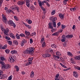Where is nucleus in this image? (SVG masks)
I'll use <instances>...</instances> for the list:
<instances>
[{
	"mask_svg": "<svg viewBox=\"0 0 80 80\" xmlns=\"http://www.w3.org/2000/svg\"><path fill=\"white\" fill-rule=\"evenodd\" d=\"M0 64L1 65V68L2 70L3 71H5V69H9L10 68V65L9 64H6L3 62V61H0Z\"/></svg>",
	"mask_w": 80,
	"mask_h": 80,
	"instance_id": "1",
	"label": "nucleus"
},
{
	"mask_svg": "<svg viewBox=\"0 0 80 80\" xmlns=\"http://www.w3.org/2000/svg\"><path fill=\"white\" fill-rule=\"evenodd\" d=\"M10 9H11L12 10H17L18 12H20V8L18 6L16 5H14V6L10 8Z\"/></svg>",
	"mask_w": 80,
	"mask_h": 80,
	"instance_id": "2",
	"label": "nucleus"
},
{
	"mask_svg": "<svg viewBox=\"0 0 80 80\" xmlns=\"http://www.w3.org/2000/svg\"><path fill=\"white\" fill-rule=\"evenodd\" d=\"M8 23L11 26H13V27L15 28L16 27V25L13 22L12 20H9L8 22Z\"/></svg>",
	"mask_w": 80,
	"mask_h": 80,
	"instance_id": "3",
	"label": "nucleus"
},
{
	"mask_svg": "<svg viewBox=\"0 0 80 80\" xmlns=\"http://www.w3.org/2000/svg\"><path fill=\"white\" fill-rule=\"evenodd\" d=\"M28 51L29 52L30 55H33V53L34 52V51L35 50V48L32 47L28 48Z\"/></svg>",
	"mask_w": 80,
	"mask_h": 80,
	"instance_id": "4",
	"label": "nucleus"
},
{
	"mask_svg": "<svg viewBox=\"0 0 80 80\" xmlns=\"http://www.w3.org/2000/svg\"><path fill=\"white\" fill-rule=\"evenodd\" d=\"M2 20L5 24H7V18L5 16V15L2 14Z\"/></svg>",
	"mask_w": 80,
	"mask_h": 80,
	"instance_id": "5",
	"label": "nucleus"
},
{
	"mask_svg": "<svg viewBox=\"0 0 80 80\" xmlns=\"http://www.w3.org/2000/svg\"><path fill=\"white\" fill-rule=\"evenodd\" d=\"M16 60L15 58H13V57H11L10 58H8V60L9 62L11 63H12V62H14V61H15Z\"/></svg>",
	"mask_w": 80,
	"mask_h": 80,
	"instance_id": "6",
	"label": "nucleus"
},
{
	"mask_svg": "<svg viewBox=\"0 0 80 80\" xmlns=\"http://www.w3.org/2000/svg\"><path fill=\"white\" fill-rule=\"evenodd\" d=\"M50 20L52 21V22H55V21L57 20V17L53 18V17H52L50 18Z\"/></svg>",
	"mask_w": 80,
	"mask_h": 80,
	"instance_id": "7",
	"label": "nucleus"
},
{
	"mask_svg": "<svg viewBox=\"0 0 80 80\" xmlns=\"http://www.w3.org/2000/svg\"><path fill=\"white\" fill-rule=\"evenodd\" d=\"M9 32V29L7 28L6 29H4V33L5 35H8V33Z\"/></svg>",
	"mask_w": 80,
	"mask_h": 80,
	"instance_id": "8",
	"label": "nucleus"
},
{
	"mask_svg": "<svg viewBox=\"0 0 80 80\" xmlns=\"http://www.w3.org/2000/svg\"><path fill=\"white\" fill-rule=\"evenodd\" d=\"M25 43H26V41L24 39H23L20 43V45L21 47H23V45H24V44H25Z\"/></svg>",
	"mask_w": 80,
	"mask_h": 80,
	"instance_id": "9",
	"label": "nucleus"
},
{
	"mask_svg": "<svg viewBox=\"0 0 80 80\" xmlns=\"http://www.w3.org/2000/svg\"><path fill=\"white\" fill-rule=\"evenodd\" d=\"M51 56V54L48 53L42 55V57L44 58H47V57H49Z\"/></svg>",
	"mask_w": 80,
	"mask_h": 80,
	"instance_id": "10",
	"label": "nucleus"
},
{
	"mask_svg": "<svg viewBox=\"0 0 80 80\" xmlns=\"http://www.w3.org/2000/svg\"><path fill=\"white\" fill-rule=\"evenodd\" d=\"M60 74L58 73L57 74L55 78V80H60Z\"/></svg>",
	"mask_w": 80,
	"mask_h": 80,
	"instance_id": "11",
	"label": "nucleus"
},
{
	"mask_svg": "<svg viewBox=\"0 0 80 80\" xmlns=\"http://www.w3.org/2000/svg\"><path fill=\"white\" fill-rule=\"evenodd\" d=\"M61 41L62 42H65V39L66 38H65V35H63L61 37Z\"/></svg>",
	"mask_w": 80,
	"mask_h": 80,
	"instance_id": "12",
	"label": "nucleus"
},
{
	"mask_svg": "<svg viewBox=\"0 0 80 80\" xmlns=\"http://www.w3.org/2000/svg\"><path fill=\"white\" fill-rule=\"evenodd\" d=\"M38 3L39 4V7H40L42 8V6H43V5H44L42 2L40 0H38Z\"/></svg>",
	"mask_w": 80,
	"mask_h": 80,
	"instance_id": "13",
	"label": "nucleus"
},
{
	"mask_svg": "<svg viewBox=\"0 0 80 80\" xmlns=\"http://www.w3.org/2000/svg\"><path fill=\"white\" fill-rule=\"evenodd\" d=\"M25 3V2L23 1H19L18 2V4L19 5H22Z\"/></svg>",
	"mask_w": 80,
	"mask_h": 80,
	"instance_id": "14",
	"label": "nucleus"
},
{
	"mask_svg": "<svg viewBox=\"0 0 80 80\" xmlns=\"http://www.w3.org/2000/svg\"><path fill=\"white\" fill-rule=\"evenodd\" d=\"M73 75L76 78H78V75L77 72L75 71H73Z\"/></svg>",
	"mask_w": 80,
	"mask_h": 80,
	"instance_id": "15",
	"label": "nucleus"
},
{
	"mask_svg": "<svg viewBox=\"0 0 80 80\" xmlns=\"http://www.w3.org/2000/svg\"><path fill=\"white\" fill-rule=\"evenodd\" d=\"M77 7H74L73 8H70V10L71 11V12H76L77 11Z\"/></svg>",
	"mask_w": 80,
	"mask_h": 80,
	"instance_id": "16",
	"label": "nucleus"
},
{
	"mask_svg": "<svg viewBox=\"0 0 80 80\" xmlns=\"http://www.w3.org/2000/svg\"><path fill=\"white\" fill-rule=\"evenodd\" d=\"M64 14H63L62 13H60L59 14L58 16L59 18H61L62 19V18H64Z\"/></svg>",
	"mask_w": 80,
	"mask_h": 80,
	"instance_id": "17",
	"label": "nucleus"
},
{
	"mask_svg": "<svg viewBox=\"0 0 80 80\" xmlns=\"http://www.w3.org/2000/svg\"><path fill=\"white\" fill-rule=\"evenodd\" d=\"M29 0H26V5L28 7H29L30 6V4L29 2Z\"/></svg>",
	"mask_w": 80,
	"mask_h": 80,
	"instance_id": "18",
	"label": "nucleus"
},
{
	"mask_svg": "<svg viewBox=\"0 0 80 80\" xmlns=\"http://www.w3.org/2000/svg\"><path fill=\"white\" fill-rule=\"evenodd\" d=\"M25 34L28 36V37H29V35H30V32L29 31H25Z\"/></svg>",
	"mask_w": 80,
	"mask_h": 80,
	"instance_id": "19",
	"label": "nucleus"
},
{
	"mask_svg": "<svg viewBox=\"0 0 80 80\" xmlns=\"http://www.w3.org/2000/svg\"><path fill=\"white\" fill-rule=\"evenodd\" d=\"M24 25H25L26 27H27V28H28V29H31V28L32 27L28 25V24H27L26 23H24Z\"/></svg>",
	"mask_w": 80,
	"mask_h": 80,
	"instance_id": "20",
	"label": "nucleus"
},
{
	"mask_svg": "<svg viewBox=\"0 0 80 80\" xmlns=\"http://www.w3.org/2000/svg\"><path fill=\"white\" fill-rule=\"evenodd\" d=\"M49 28L52 29L53 28V26H52V23L51 22H49L48 23Z\"/></svg>",
	"mask_w": 80,
	"mask_h": 80,
	"instance_id": "21",
	"label": "nucleus"
},
{
	"mask_svg": "<svg viewBox=\"0 0 80 80\" xmlns=\"http://www.w3.org/2000/svg\"><path fill=\"white\" fill-rule=\"evenodd\" d=\"M9 35L10 37L14 39L15 38V36L12 33H10Z\"/></svg>",
	"mask_w": 80,
	"mask_h": 80,
	"instance_id": "22",
	"label": "nucleus"
},
{
	"mask_svg": "<svg viewBox=\"0 0 80 80\" xmlns=\"http://www.w3.org/2000/svg\"><path fill=\"white\" fill-rule=\"evenodd\" d=\"M20 36L17 33L16 34V38L17 39H18V40H20Z\"/></svg>",
	"mask_w": 80,
	"mask_h": 80,
	"instance_id": "23",
	"label": "nucleus"
},
{
	"mask_svg": "<svg viewBox=\"0 0 80 80\" xmlns=\"http://www.w3.org/2000/svg\"><path fill=\"white\" fill-rule=\"evenodd\" d=\"M59 35V32H58L54 33L52 34V36H58Z\"/></svg>",
	"mask_w": 80,
	"mask_h": 80,
	"instance_id": "24",
	"label": "nucleus"
},
{
	"mask_svg": "<svg viewBox=\"0 0 80 80\" xmlns=\"http://www.w3.org/2000/svg\"><path fill=\"white\" fill-rule=\"evenodd\" d=\"M14 68H15V69H16V72H18V71H19V68L18 66L16 65L15 66H14Z\"/></svg>",
	"mask_w": 80,
	"mask_h": 80,
	"instance_id": "25",
	"label": "nucleus"
},
{
	"mask_svg": "<svg viewBox=\"0 0 80 80\" xmlns=\"http://www.w3.org/2000/svg\"><path fill=\"white\" fill-rule=\"evenodd\" d=\"M32 60H33V58H29L28 59V62H30V63H32Z\"/></svg>",
	"mask_w": 80,
	"mask_h": 80,
	"instance_id": "26",
	"label": "nucleus"
},
{
	"mask_svg": "<svg viewBox=\"0 0 80 80\" xmlns=\"http://www.w3.org/2000/svg\"><path fill=\"white\" fill-rule=\"evenodd\" d=\"M74 59L77 60H80V57L79 56H76L74 57Z\"/></svg>",
	"mask_w": 80,
	"mask_h": 80,
	"instance_id": "27",
	"label": "nucleus"
},
{
	"mask_svg": "<svg viewBox=\"0 0 80 80\" xmlns=\"http://www.w3.org/2000/svg\"><path fill=\"white\" fill-rule=\"evenodd\" d=\"M47 51L48 53H53V50L51 48L48 49Z\"/></svg>",
	"mask_w": 80,
	"mask_h": 80,
	"instance_id": "28",
	"label": "nucleus"
},
{
	"mask_svg": "<svg viewBox=\"0 0 80 80\" xmlns=\"http://www.w3.org/2000/svg\"><path fill=\"white\" fill-rule=\"evenodd\" d=\"M11 53L13 55V54H15L17 53V51L16 50H13L11 52Z\"/></svg>",
	"mask_w": 80,
	"mask_h": 80,
	"instance_id": "29",
	"label": "nucleus"
},
{
	"mask_svg": "<svg viewBox=\"0 0 80 80\" xmlns=\"http://www.w3.org/2000/svg\"><path fill=\"white\" fill-rule=\"evenodd\" d=\"M51 47L52 48H56L57 47V46L55 44H53L51 45Z\"/></svg>",
	"mask_w": 80,
	"mask_h": 80,
	"instance_id": "30",
	"label": "nucleus"
},
{
	"mask_svg": "<svg viewBox=\"0 0 80 80\" xmlns=\"http://www.w3.org/2000/svg\"><path fill=\"white\" fill-rule=\"evenodd\" d=\"M5 78V76L3 74H1L0 75V79H3L4 78Z\"/></svg>",
	"mask_w": 80,
	"mask_h": 80,
	"instance_id": "31",
	"label": "nucleus"
},
{
	"mask_svg": "<svg viewBox=\"0 0 80 80\" xmlns=\"http://www.w3.org/2000/svg\"><path fill=\"white\" fill-rule=\"evenodd\" d=\"M73 37V35H67L66 37V38H72Z\"/></svg>",
	"mask_w": 80,
	"mask_h": 80,
	"instance_id": "32",
	"label": "nucleus"
},
{
	"mask_svg": "<svg viewBox=\"0 0 80 80\" xmlns=\"http://www.w3.org/2000/svg\"><path fill=\"white\" fill-rule=\"evenodd\" d=\"M26 22H27L29 24H31V23H32V21L31 20L27 19L26 20Z\"/></svg>",
	"mask_w": 80,
	"mask_h": 80,
	"instance_id": "33",
	"label": "nucleus"
},
{
	"mask_svg": "<svg viewBox=\"0 0 80 80\" xmlns=\"http://www.w3.org/2000/svg\"><path fill=\"white\" fill-rule=\"evenodd\" d=\"M34 77V72H32L30 74V77H31V78H33Z\"/></svg>",
	"mask_w": 80,
	"mask_h": 80,
	"instance_id": "34",
	"label": "nucleus"
},
{
	"mask_svg": "<svg viewBox=\"0 0 80 80\" xmlns=\"http://www.w3.org/2000/svg\"><path fill=\"white\" fill-rule=\"evenodd\" d=\"M24 53H25V54H28L29 53V51L28 50V49L24 51Z\"/></svg>",
	"mask_w": 80,
	"mask_h": 80,
	"instance_id": "35",
	"label": "nucleus"
},
{
	"mask_svg": "<svg viewBox=\"0 0 80 80\" xmlns=\"http://www.w3.org/2000/svg\"><path fill=\"white\" fill-rule=\"evenodd\" d=\"M45 47H46V43H45V42H44L42 44V47L45 48Z\"/></svg>",
	"mask_w": 80,
	"mask_h": 80,
	"instance_id": "36",
	"label": "nucleus"
},
{
	"mask_svg": "<svg viewBox=\"0 0 80 80\" xmlns=\"http://www.w3.org/2000/svg\"><path fill=\"white\" fill-rule=\"evenodd\" d=\"M31 36H32V37H34L36 36V33L35 32H34L33 33H32L30 34Z\"/></svg>",
	"mask_w": 80,
	"mask_h": 80,
	"instance_id": "37",
	"label": "nucleus"
},
{
	"mask_svg": "<svg viewBox=\"0 0 80 80\" xmlns=\"http://www.w3.org/2000/svg\"><path fill=\"white\" fill-rule=\"evenodd\" d=\"M74 68L75 69L78 70H80V67L79 66H74Z\"/></svg>",
	"mask_w": 80,
	"mask_h": 80,
	"instance_id": "38",
	"label": "nucleus"
},
{
	"mask_svg": "<svg viewBox=\"0 0 80 80\" xmlns=\"http://www.w3.org/2000/svg\"><path fill=\"white\" fill-rule=\"evenodd\" d=\"M7 48V45L5 44L2 47V48L3 50H5V49H6Z\"/></svg>",
	"mask_w": 80,
	"mask_h": 80,
	"instance_id": "39",
	"label": "nucleus"
},
{
	"mask_svg": "<svg viewBox=\"0 0 80 80\" xmlns=\"http://www.w3.org/2000/svg\"><path fill=\"white\" fill-rule=\"evenodd\" d=\"M13 42L14 43H15L16 45H18V42H17V40H14L13 41Z\"/></svg>",
	"mask_w": 80,
	"mask_h": 80,
	"instance_id": "40",
	"label": "nucleus"
},
{
	"mask_svg": "<svg viewBox=\"0 0 80 80\" xmlns=\"http://www.w3.org/2000/svg\"><path fill=\"white\" fill-rule=\"evenodd\" d=\"M45 38H42L41 40V43H42L43 42H45Z\"/></svg>",
	"mask_w": 80,
	"mask_h": 80,
	"instance_id": "41",
	"label": "nucleus"
},
{
	"mask_svg": "<svg viewBox=\"0 0 80 80\" xmlns=\"http://www.w3.org/2000/svg\"><path fill=\"white\" fill-rule=\"evenodd\" d=\"M14 18L16 21H19V19L16 16H14Z\"/></svg>",
	"mask_w": 80,
	"mask_h": 80,
	"instance_id": "42",
	"label": "nucleus"
},
{
	"mask_svg": "<svg viewBox=\"0 0 80 80\" xmlns=\"http://www.w3.org/2000/svg\"><path fill=\"white\" fill-rule=\"evenodd\" d=\"M56 55L60 56V55H61V53H60V52L58 51L56 52Z\"/></svg>",
	"mask_w": 80,
	"mask_h": 80,
	"instance_id": "43",
	"label": "nucleus"
},
{
	"mask_svg": "<svg viewBox=\"0 0 80 80\" xmlns=\"http://www.w3.org/2000/svg\"><path fill=\"white\" fill-rule=\"evenodd\" d=\"M19 35L20 37H25V35L23 33H21L19 34Z\"/></svg>",
	"mask_w": 80,
	"mask_h": 80,
	"instance_id": "44",
	"label": "nucleus"
},
{
	"mask_svg": "<svg viewBox=\"0 0 80 80\" xmlns=\"http://www.w3.org/2000/svg\"><path fill=\"white\" fill-rule=\"evenodd\" d=\"M8 12L9 13H14V12H13V11L12 10L9 9L8 10Z\"/></svg>",
	"mask_w": 80,
	"mask_h": 80,
	"instance_id": "45",
	"label": "nucleus"
},
{
	"mask_svg": "<svg viewBox=\"0 0 80 80\" xmlns=\"http://www.w3.org/2000/svg\"><path fill=\"white\" fill-rule=\"evenodd\" d=\"M53 57L54 58H57V59H58V58H60V57L57 56L56 55H54Z\"/></svg>",
	"mask_w": 80,
	"mask_h": 80,
	"instance_id": "46",
	"label": "nucleus"
},
{
	"mask_svg": "<svg viewBox=\"0 0 80 80\" xmlns=\"http://www.w3.org/2000/svg\"><path fill=\"white\" fill-rule=\"evenodd\" d=\"M68 55H69V56H73V54L72 53L70 52H68Z\"/></svg>",
	"mask_w": 80,
	"mask_h": 80,
	"instance_id": "47",
	"label": "nucleus"
},
{
	"mask_svg": "<svg viewBox=\"0 0 80 80\" xmlns=\"http://www.w3.org/2000/svg\"><path fill=\"white\" fill-rule=\"evenodd\" d=\"M8 43L10 45H12V41H8Z\"/></svg>",
	"mask_w": 80,
	"mask_h": 80,
	"instance_id": "48",
	"label": "nucleus"
},
{
	"mask_svg": "<svg viewBox=\"0 0 80 80\" xmlns=\"http://www.w3.org/2000/svg\"><path fill=\"white\" fill-rule=\"evenodd\" d=\"M5 52L6 53H10V50L7 49L5 50Z\"/></svg>",
	"mask_w": 80,
	"mask_h": 80,
	"instance_id": "49",
	"label": "nucleus"
},
{
	"mask_svg": "<svg viewBox=\"0 0 80 80\" xmlns=\"http://www.w3.org/2000/svg\"><path fill=\"white\" fill-rule=\"evenodd\" d=\"M55 13H56V11H55V10H53L52 11V12H51V14L52 15H54Z\"/></svg>",
	"mask_w": 80,
	"mask_h": 80,
	"instance_id": "50",
	"label": "nucleus"
},
{
	"mask_svg": "<svg viewBox=\"0 0 80 80\" xmlns=\"http://www.w3.org/2000/svg\"><path fill=\"white\" fill-rule=\"evenodd\" d=\"M61 26H62V29H64V28H66V26H65L63 24H62Z\"/></svg>",
	"mask_w": 80,
	"mask_h": 80,
	"instance_id": "51",
	"label": "nucleus"
},
{
	"mask_svg": "<svg viewBox=\"0 0 80 80\" xmlns=\"http://www.w3.org/2000/svg\"><path fill=\"white\" fill-rule=\"evenodd\" d=\"M5 38L8 40H11L10 38L8 37V36H6V37H5Z\"/></svg>",
	"mask_w": 80,
	"mask_h": 80,
	"instance_id": "52",
	"label": "nucleus"
},
{
	"mask_svg": "<svg viewBox=\"0 0 80 80\" xmlns=\"http://www.w3.org/2000/svg\"><path fill=\"white\" fill-rule=\"evenodd\" d=\"M74 60V59H72V58L70 60L71 63H72V64L75 63H74V62H73Z\"/></svg>",
	"mask_w": 80,
	"mask_h": 80,
	"instance_id": "53",
	"label": "nucleus"
},
{
	"mask_svg": "<svg viewBox=\"0 0 80 80\" xmlns=\"http://www.w3.org/2000/svg\"><path fill=\"white\" fill-rule=\"evenodd\" d=\"M0 60H2V61H3L5 60V58H4V57H1V58H0Z\"/></svg>",
	"mask_w": 80,
	"mask_h": 80,
	"instance_id": "54",
	"label": "nucleus"
},
{
	"mask_svg": "<svg viewBox=\"0 0 80 80\" xmlns=\"http://www.w3.org/2000/svg\"><path fill=\"white\" fill-rule=\"evenodd\" d=\"M12 75H11L8 78V80H11L12 78Z\"/></svg>",
	"mask_w": 80,
	"mask_h": 80,
	"instance_id": "55",
	"label": "nucleus"
},
{
	"mask_svg": "<svg viewBox=\"0 0 80 80\" xmlns=\"http://www.w3.org/2000/svg\"><path fill=\"white\" fill-rule=\"evenodd\" d=\"M31 63H30V62H27L26 63L25 65L26 66H27L28 65H30Z\"/></svg>",
	"mask_w": 80,
	"mask_h": 80,
	"instance_id": "56",
	"label": "nucleus"
},
{
	"mask_svg": "<svg viewBox=\"0 0 80 80\" xmlns=\"http://www.w3.org/2000/svg\"><path fill=\"white\" fill-rule=\"evenodd\" d=\"M53 25L54 28H55V27H56V22H53Z\"/></svg>",
	"mask_w": 80,
	"mask_h": 80,
	"instance_id": "57",
	"label": "nucleus"
},
{
	"mask_svg": "<svg viewBox=\"0 0 80 80\" xmlns=\"http://www.w3.org/2000/svg\"><path fill=\"white\" fill-rule=\"evenodd\" d=\"M33 42V39H32L31 38L30 39V43H31V44H32V43Z\"/></svg>",
	"mask_w": 80,
	"mask_h": 80,
	"instance_id": "58",
	"label": "nucleus"
},
{
	"mask_svg": "<svg viewBox=\"0 0 80 80\" xmlns=\"http://www.w3.org/2000/svg\"><path fill=\"white\" fill-rule=\"evenodd\" d=\"M62 61L61 62L62 63H65V60H64L63 58H62V60H61Z\"/></svg>",
	"mask_w": 80,
	"mask_h": 80,
	"instance_id": "59",
	"label": "nucleus"
},
{
	"mask_svg": "<svg viewBox=\"0 0 80 80\" xmlns=\"http://www.w3.org/2000/svg\"><path fill=\"white\" fill-rule=\"evenodd\" d=\"M62 59H63V58H59L57 59V61H58L59 62H60V60H62Z\"/></svg>",
	"mask_w": 80,
	"mask_h": 80,
	"instance_id": "60",
	"label": "nucleus"
},
{
	"mask_svg": "<svg viewBox=\"0 0 80 80\" xmlns=\"http://www.w3.org/2000/svg\"><path fill=\"white\" fill-rule=\"evenodd\" d=\"M2 3H3V0H0V6L2 5Z\"/></svg>",
	"mask_w": 80,
	"mask_h": 80,
	"instance_id": "61",
	"label": "nucleus"
},
{
	"mask_svg": "<svg viewBox=\"0 0 80 80\" xmlns=\"http://www.w3.org/2000/svg\"><path fill=\"white\" fill-rule=\"evenodd\" d=\"M63 47H67V44H66V43L64 42V44H63Z\"/></svg>",
	"mask_w": 80,
	"mask_h": 80,
	"instance_id": "62",
	"label": "nucleus"
},
{
	"mask_svg": "<svg viewBox=\"0 0 80 80\" xmlns=\"http://www.w3.org/2000/svg\"><path fill=\"white\" fill-rule=\"evenodd\" d=\"M72 28V29H73V30H75V25H73Z\"/></svg>",
	"mask_w": 80,
	"mask_h": 80,
	"instance_id": "63",
	"label": "nucleus"
},
{
	"mask_svg": "<svg viewBox=\"0 0 80 80\" xmlns=\"http://www.w3.org/2000/svg\"><path fill=\"white\" fill-rule=\"evenodd\" d=\"M3 73V72L2 71H0V75H2V74Z\"/></svg>",
	"mask_w": 80,
	"mask_h": 80,
	"instance_id": "64",
	"label": "nucleus"
}]
</instances>
